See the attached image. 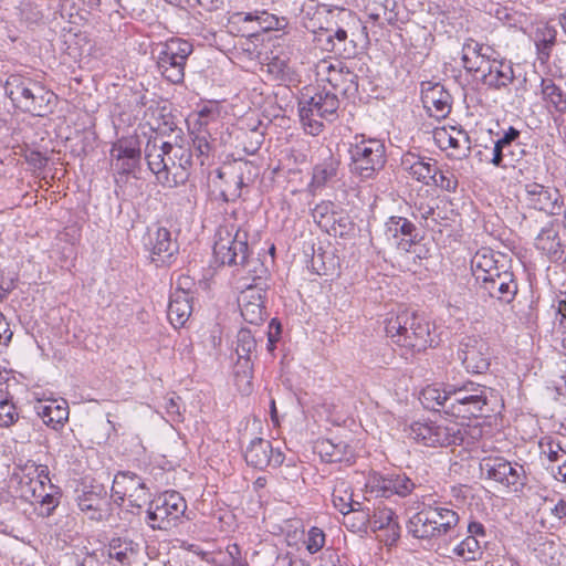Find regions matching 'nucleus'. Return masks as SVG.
<instances>
[{"mask_svg": "<svg viewBox=\"0 0 566 566\" xmlns=\"http://www.w3.org/2000/svg\"><path fill=\"white\" fill-rule=\"evenodd\" d=\"M461 61L467 73L488 90L500 91L515 78L512 63L500 57L490 45L468 39L461 51Z\"/></svg>", "mask_w": 566, "mask_h": 566, "instance_id": "1", "label": "nucleus"}, {"mask_svg": "<svg viewBox=\"0 0 566 566\" xmlns=\"http://www.w3.org/2000/svg\"><path fill=\"white\" fill-rule=\"evenodd\" d=\"M386 336L406 359L433 346L431 324L423 316L407 311L390 316L385 322Z\"/></svg>", "mask_w": 566, "mask_h": 566, "instance_id": "2", "label": "nucleus"}, {"mask_svg": "<svg viewBox=\"0 0 566 566\" xmlns=\"http://www.w3.org/2000/svg\"><path fill=\"white\" fill-rule=\"evenodd\" d=\"M460 516L452 507L434 502L427 504L408 521V532L419 539L438 541L455 531Z\"/></svg>", "mask_w": 566, "mask_h": 566, "instance_id": "3", "label": "nucleus"}, {"mask_svg": "<svg viewBox=\"0 0 566 566\" xmlns=\"http://www.w3.org/2000/svg\"><path fill=\"white\" fill-rule=\"evenodd\" d=\"M249 230L226 218L214 234L213 256L222 265L237 266L248 260Z\"/></svg>", "mask_w": 566, "mask_h": 566, "instance_id": "4", "label": "nucleus"}, {"mask_svg": "<svg viewBox=\"0 0 566 566\" xmlns=\"http://www.w3.org/2000/svg\"><path fill=\"white\" fill-rule=\"evenodd\" d=\"M339 101L336 93L326 91H306L298 99L300 119L307 134L318 135L323 130V120L333 122L337 117Z\"/></svg>", "mask_w": 566, "mask_h": 566, "instance_id": "5", "label": "nucleus"}, {"mask_svg": "<svg viewBox=\"0 0 566 566\" xmlns=\"http://www.w3.org/2000/svg\"><path fill=\"white\" fill-rule=\"evenodd\" d=\"M350 156L349 170L360 180H368L384 168L386 164V147L377 138L364 135L355 136L348 149Z\"/></svg>", "mask_w": 566, "mask_h": 566, "instance_id": "6", "label": "nucleus"}, {"mask_svg": "<svg viewBox=\"0 0 566 566\" xmlns=\"http://www.w3.org/2000/svg\"><path fill=\"white\" fill-rule=\"evenodd\" d=\"M6 94L15 107L38 116L44 115L54 97L40 83L19 74H12L6 82Z\"/></svg>", "mask_w": 566, "mask_h": 566, "instance_id": "7", "label": "nucleus"}, {"mask_svg": "<svg viewBox=\"0 0 566 566\" xmlns=\"http://www.w3.org/2000/svg\"><path fill=\"white\" fill-rule=\"evenodd\" d=\"M297 15L302 25L318 36L326 25L335 20L348 25L355 22V13L346 8L319 3L316 0H295Z\"/></svg>", "mask_w": 566, "mask_h": 566, "instance_id": "8", "label": "nucleus"}, {"mask_svg": "<svg viewBox=\"0 0 566 566\" xmlns=\"http://www.w3.org/2000/svg\"><path fill=\"white\" fill-rule=\"evenodd\" d=\"M186 510V500L179 492L166 491L149 502L145 521L151 530L169 531L179 523Z\"/></svg>", "mask_w": 566, "mask_h": 566, "instance_id": "9", "label": "nucleus"}, {"mask_svg": "<svg viewBox=\"0 0 566 566\" xmlns=\"http://www.w3.org/2000/svg\"><path fill=\"white\" fill-rule=\"evenodd\" d=\"M488 402L486 388L473 381L450 385L448 415L459 419L478 418Z\"/></svg>", "mask_w": 566, "mask_h": 566, "instance_id": "10", "label": "nucleus"}, {"mask_svg": "<svg viewBox=\"0 0 566 566\" xmlns=\"http://www.w3.org/2000/svg\"><path fill=\"white\" fill-rule=\"evenodd\" d=\"M192 51V44L181 38H171L160 44L157 55V69L161 76L171 84L182 83L185 66Z\"/></svg>", "mask_w": 566, "mask_h": 566, "instance_id": "11", "label": "nucleus"}, {"mask_svg": "<svg viewBox=\"0 0 566 566\" xmlns=\"http://www.w3.org/2000/svg\"><path fill=\"white\" fill-rule=\"evenodd\" d=\"M481 470L488 479L495 481L512 492L522 491L527 483L524 467L503 457L484 458L481 462Z\"/></svg>", "mask_w": 566, "mask_h": 566, "instance_id": "12", "label": "nucleus"}, {"mask_svg": "<svg viewBox=\"0 0 566 566\" xmlns=\"http://www.w3.org/2000/svg\"><path fill=\"white\" fill-rule=\"evenodd\" d=\"M315 72L318 81L328 83L336 94L353 96L358 91V76L342 61L321 60L315 66Z\"/></svg>", "mask_w": 566, "mask_h": 566, "instance_id": "13", "label": "nucleus"}, {"mask_svg": "<svg viewBox=\"0 0 566 566\" xmlns=\"http://www.w3.org/2000/svg\"><path fill=\"white\" fill-rule=\"evenodd\" d=\"M370 497L389 499L392 495L406 497L412 493L416 483L406 473L380 474L373 472L365 484Z\"/></svg>", "mask_w": 566, "mask_h": 566, "instance_id": "14", "label": "nucleus"}, {"mask_svg": "<svg viewBox=\"0 0 566 566\" xmlns=\"http://www.w3.org/2000/svg\"><path fill=\"white\" fill-rule=\"evenodd\" d=\"M457 355L465 370L471 374H483L491 364L489 343L478 335L464 336Z\"/></svg>", "mask_w": 566, "mask_h": 566, "instance_id": "15", "label": "nucleus"}, {"mask_svg": "<svg viewBox=\"0 0 566 566\" xmlns=\"http://www.w3.org/2000/svg\"><path fill=\"white\" fill-rule=\"evenodd\" d=\"M112 495L118 504L127 500L130 506L140 509L148 502L150 492L143 478L136 473L124 471L115 475Z\"/></svg>", "mask_w": 566, "mask_h": 566, "instance_id": "16", "label": "nucleus"}, {"mask_svg": "<svg viewBox=\"0 0 566 566\" xmlns=\"http://www.w3.org/2000/svg\"><path fill=\"white\" fill-rule=\"evenodd\" d=\"M518 291V285L513 272L507 269L501 270L494 276L488 277L476 285L478 295L486 298L496 300L503 304H510L514 301Z\"/></svg>", "mask_w": 566, "mask_h": 566, "instance_id": "17", "label": "nucleus"}, {"mask_svg": "<svg viewBox=\"0 0 566 566\" xmlns=\"http://www.w3.org/2000/svg\"><path fill=\"white\" fill-rule=\"evenodd\" d=\"M522 198L528 208L549 216L560 214L564 206L558 189L538 182H526Z\"/></svg>", "mask_w": 566, "mask_h": 566, "instance_id": "18", "label": "nucleus"}, {"mask_svg": "<svg viewBox=\"0 0 566 566\" xmlns=\"http://www.w3.org/2000/svg\"><path fill=\"white\" fill-rule=\"evenodd\" d=\"M386 240L402 252H410L419 242L420 235L416 226L405 217L391 216L385 222Z\"/></svg>", "mask_w": 566, "mask_h": 566, "instance_id": "19", "label": "nucleus"}, {"mask_svg": "<svg viewBox=\"0 0 566 566\" xmlns=\"http://www.w3.org/2000/svg\"><path fill=\"white\" fill-rule=\"evenodd\" d=\"M165 161L167 163V175L170 179V185H165L167 188H175L184 185L189 177V169L192 165V154L190 149L172 145L167 142L166 144Z\"/></svg>", "mask_w": 566, "mask_h": 566, "instance_id": "20", "label": "nucleus"}, {"mask_svg": "<svg viewBox=\"0 0 566 566\" xmlns=\"http://www.w3.org/2000/svg\"><path fill=\"white\" fill-rule=\"evenodd\" d=\"M244 459L249 465L264 470L280 467L285 455L279 448L274 449L269 440L254 438L245 450Z\"/></svg>", "mask_w": 566, "mask_h": 566, "instance_id": "21", "label": "nucleus"}, {"mask_svg": "<svg viewBox=\"0 0 566 566\" xmlns=\"http://www.w3.org/2000/svg\"><path fill=\"white\" fill-rule=\"evenodd\" d=\"M335 23L336 29L333 30L329 25H326L325 29L318 33V36H314V41L317 42L322 50L327 52H333L338 55H344L346 53L350 54L347 50V44H352L353 41H348V31L357 23V17L355 15V22H350L348 25L345 23H340L335 20L332 22Z\"/></svg>", "mask_w": 566, "mask_h": 566, "instance_id": "22", "label": "nucleus"}, {"mask_svg": "<svg viewBox=\"0 0 566 566\" xmlns=\"http://www.w3.org/2000/svg\"><path fill=\"white\" fill-rule=\"evenodd\" d=\"M401 167L411 178L426 186H431L438 174V164L434 159L411 151L402 156Z\"/></svg>", "mask_w": 566, "mask_h": 566, "instance_id": "23", "label": "nucleus"}, {"mask_svg": "<svg viewBox=\"0 0 566 566\" xmlns=\"http://www.w3.org/2000/svg\"><path fill=\"white\" fill-rule=\"evenodd\" d=\"M147 244L156 265L170 264L179 250L177 241L171 238V232L164 227H158L154 233L149 234Z\"/></svg>", "mask_w": 566, "mask_h": 566, "instance_id": "24", "label": "nucleus"}, {"mask_svg": "<svg viewBox=\"0 0 566 566\" xmlns=\"http://www.w3.org/2000/svg\"><path fill=\"white\" fill-rule=\"evenodd\" d=\"M249 169L248 163H240L217 170L218 178L223 181L220 193L224 201H234L241 196V190L245 186L243 175Z\"/></svg>", "mask_w": 566, "mask_h": 566, "instance_id": "25", "label": "nucleus"}, {"mask_svg": "<svg viewBox=\"0 0 566 566\" xmlns=\"http://www.w3.org/2000/svg\"><path fill=\"white\" fill-rule=\"evenodd\" d=\"M535 248L551 261L566 259V244L563 242L558 226L549 223L535 238Z\"/></svg>", "mask_w": 566, "mask_h": 566, "instance_id": "26", "label": "nucleus"}, {"mask_svg": "<svg viewBox=\"0 0 566 566\" xmlns=\"http://www.w3.org/2000/svg\"><path fill=\"white\" fill-rule=\"evenodd\" d=\"M49 468L34 462L27 463L19 472L14 473L18 479L19 493L22 499L34 497V492L49 478Z\"/></svg>", "mask_w": 566, "mask_h": 566, "instance_id": "27", "label": "nucleus"}, {"mask_svg": "<svg viewBox=\"0 0 566 566\" xmlns=\"http://www.w3.org/2000/svg\"><path fill=\"white\" fill-rule=\"evenodd\" d=\"M468 427L460 421L441 420L436 421L433 448H448L460 446L465 442Z\"/></svg>", "mask_w": 566, "mask_h": 566, "instance_id": "28", "label": "nucleus"}, {"mask_svg": "<svg viewBox=\"0 0 566 566\" xmlns=\"http://www.w3.org/2000/svg\"><path fill=\"white\" fill-rule=\"evenodd\" d=\"M192 313V293L184 287L170 293L167 316L175 327L186 324Z\"/></svg>", "mask_w": 566, "mask_h": 566, "instance_id": "29", "label": "nucleus"}, {"mask_svg": "<svg viewBox=\"0 0 566 566\" xmlns=\"http://www.w3.org/2000/svg\"><path fill=\"white\" fill-rule=\"evenodd\" d=\"M167 142H160L157 138L148 139L145 146V159L149 170L156 176V180L163 187L170 185V179L167 175V163L165 161Z\"/></svg>", "mask_w": 566, "mask_h": 566, "instance_id": "30", "label": "nucleus"}, {"mask_svg": "<svg viewBox=\"0 0 566 566\" xmlns=\"http://www.w3.org/2000/svg\"><path fill=\"white\" fill-rule=\"evenodd\" d=\"M34 410L42 421L54 430L62 428L69 420V406L64 399L38 401Z\"/></svg>", "mask_w": 566, "mask_h": 566, "instance_id": "31", "label": "nucleus"}, {"mask_svg": "<svg viewBox=\"0 0 566 566\" xmlns=\"http://www.w3.org/2000/svg\"><path fill=\"white\" fill-rule=\"evenodd\" d=\"M60 489L51 482L50 476L43 481L34 492V497L24 499L34 505V510L40 516L48 517L60 503Z\"/></svg>", "mask_w": 566, "mask_h": 566, "instance_id": "32", "label": "nucleus"}, {"mask_svg": "<svg viewBox=\"0 0 566 566\" xmlns=\"http://www.w3.org/2000/svg\"><path fill=\"white\" fill-rule=\"evenodd\" d=\"M421 99L430 116L436 118H444L451 111V95L440 84L424 90Z\"/></svg>", "mask_w": 566, "mask_h": 566, "instance_id": "33", "label": "nucleus"}, {"mask_svg": "<svg viewBox=\"0 0 566 566\" xmlns=\"http://www.w3.org/2000/svg\"><path fill=\"white\" fill-rule=\"evenodd\" d=\"M243 319L250 324L259 325L265 316V307L260 290L248 287L239 298Z\"/></svg>", "mask_w": 566, "mask_h": 566, "instance_id": "34", "label": "nucleus"}, {"mask_svg": "<svg viewBox=\"0 0 566 566\" xmlns=\"http://www.w3.org/2000/svg\"><path fill=\"white\" fill-rule=\"evenodd\" d=\"M505 269L504 264H500L496 254L486 248H482L471 259V270L475 277L476 285L488 277L494 276L501 270Z\"/></svg>", "mask_w": 566, "mask_h": 566, "instance_id": "35", "label": "nucleus"}, {"mask_svg": "<svg viewBox=\"0 0 566 566\" xmlns=\"http://www.w3.org/2000/svg\"><path fill=\"white\" fill-rule=\"evenodd\" d=\"M357 522L358 524L353 523L352 526L357 527L358 530L367 524H369L374 531L382 528L395 530L398 527L396 513L391 509L381 505L374 509L373 515L363 511L358 512Z\"/></svg>", "mask_w": 566, "mask_h": 566, "instance_id": "36", "label": "nucleus"}, {"mask_svg": "<svg viewBox=\"0 0 566 566\" xmlns=\"http://www.w3.org/2000/svg\"><path fill=\"white\" fill-rule=\"evenodd\" d=\"M433 138L437 145L443 150L449 148L462 150V155L464 156L465 151L470 149L469 135L464 130L457 129L455 127L437 128L433 133Z\"/></svg>", "mask_w": 566, "mask_h": 566, "instance_id": "37", "label": "nucleus"}, {"mask_svg": "<svg viewBox=\"0 0 566 566\" xmlns=\"http://www.w3.org/2000/svg\"><path fill=\"white\" fill-rule=\"evenodd\" d=\"M316 448L321 458L328 463H352L355 458L353 448L343 440L337 442L329 439L322 440Z\"/></svg>", "mask_w": 566, "mask_h": 566, "instance_id": "38", "label": "nucleus"}, {"mask_svg": "<svg viewBox=\"0 0 566 566\" xmlns=\"http://www.w3.org/2000/svg\"><path fill=\"white\" fill-rule=\"evenodd\" d=\"M202 560L213 566H245L241 557V549L237 543L229 544L226 549H218L209 553L203 551H193Z\"/></svg>", "mask_w": 566, "mask_h": 566, "instance_id": "39", "label": "nucleus"}, {"mask_svg": "<svg viewBox=\"0 0 566 566\" xmlns=\"http://www.w3.org/2000/svg\"><path fill=\"white\" fill-rule=\"evenodd\" d=\"M545 503L549 504L542 510L541 524L547 531H559L566 526V500L559 497L556 502L554 499H545Z\"/></svg>", "mask_w": 566, "mask_h": 566, "instance_id": "40", "label": "nucleus"}, {"mask_svg": "<svg viewBox=\"0 0 566 566\" xmlns=\"http://www.w3.org/2000/svg\"><path fill=\"white\" fill-rule=\"evenodd\" d=\"M539 88L542 101L549 112L566 114V91L552 78H542Z\"/></svg>", "mask_w": 566, "mask_h": 566, "instance_id": "41", "label": "nucleus"}, {"mask_svg": "<svg viewBox=\"0 0 566 566\" xmlns=\"http://www.w3.org/2000/svg\"><path fill=\"white\" fill-rule=\"evenodd\" d=\"M138 552V543L127 536L113 537L107 547L108 557L116 559L123 565L132 564Z\"/></svg>", "mask_w": 566, "mask_h": 566, "instance_id": "42", "label": "nucleus"}, {"mask_svg": "<svg viewBox=\"0 0 566 566\" xmlns=\"http://www.w3.org/2000/svg\"><path fill=\"white\" fill-rule=\"evenodd\" d=\"M450 385H429L423 388L420 394L423 407L432 410L441 408L448 415Z\"/></svg>", "mask_w": 566, "mask_h": 566, "instance_id": "43", "label": "nucleus"}, {"mask_svg": "<svg viewBox=\"0 0 566 566\" xmlns=\"http://www.w3.org/2000/svg\"><path fill=\"white\" fill-rule=\"evenodd\" d=\"M557 31L554 27L546 23H541L536 27L534 33V43L537 51L538 60L542 63H546L552 53V49L556 42Z\"/></svg>", "mask_w": 566, "mask_h": 566, "instance_id": "44", "label": "nucleus"}, {"mask_svg": "<svg viewBox=\"0 0 566 566\" xmlns=\"http://www.w3.org/2000/svg\"><path fill=\"white\" fill-rule=\"evenodd\" d=\"M395 0H370L366 6L368 17L378 24H392L397 20Z\"/></svg>", "mask_w": 566, "mask_h": 566, "instance_id": "45", "label": "nucleus"}, {"mask_svg": "<svg viewBox=\"0 0 566 566\" xmlns=\"http://www.w3.org/2000/svg\"><path fill=\"white\" fill-rule=\"evenodd\" d=\"M338 161L329 156L313 168L312 180L308 185L312 191L323 188L328 181L336 177Z\"/></svg>", "mask_w": 566, "mask_h": 566, "instance_id": "46", "label": "nucleus"}, {"mask_svg": "<svg viewBox=\"0 0 566 566\" xmlns=\"http://www.w3.org/2000/svg\"><path fill=\"white\" fill-rule=\"evenodd\" d=\"M436 421H413L405 428L406 434L415 442L433 448Z\"/></svg>", "mask_w": 566, "mask_h": 566, "instance_id": "47", "label": "nucleus"}, {"mask_svg": "<svg viewBox=\"0 0 566 566\" xmlns=\"http://www.w3.org/2000/svg\"><path fill=\"white\" fill-rule=\"evenodd\" d=\"M452 554L461 560L469 563L481 559L483 549L480 539L467 535L452 548Z\"/></svg>", "mask_w": 566, "mask_h": 566, "instance_id": "48", "label": "nucleus"}, {"mask_svg": "<svg viewBox=\"0 0 566 566\" xmlns=\"http://www.w3.org/2000/svg\"><path fill=\"white\" fill-rule=\"evenodd\" d=\"M105 500L96 492H83L77 497L80 510L88 515L91 520H101L103 516V505Z\"/></svg>", "mask_w": 566, "mask_h": 566, "instance_id": "49", "label": "nucleus"}, {"mask_svg": "<svg viewBox=\"0 0 566 566\" xmlns=\"http://www.w3.org/2000/svg\"><path fill=\"white\" fill-rule=\"evenodd\" d=\"M18 420L19 412L13 396L6 389H0V428H9Z\"/></svg>", "mask_w": 566, "mask_h": 566, "instance_id": "50", "label": "nucleus"}, {"mask_svg": "<svg viewBox=\"0 0 566 566\" xmlns=\"http://www.w3.org/2000/svg\"><path fill=\"white\" fill-rule=\"evenodd\" d=\"M140 144L136 136L122 137L111 148V157L140 158Z\"/></svg>", "mask_w": 566, "mask_h": 566, "instance_id": "51", "label": "nucleus"}, {"mask_svg": "<svg viewBox=\"0 0 566 566\" xmlns=\"http://www.w3.org/2000/svg\"><path fill=\"white\" fill-rule=\"evenodd\" d=\"M115 195L117 198H133L138 191L135 186L137 178L132 172L114 170Z\"/></svg>", "mask_w": 566, "mask_h": 566, "instance_id": "52", "label": "nucleus"}, {"mask_svg": "<svg viewBox=\"0 0 566 566\" xmlns=\"http://www.w3.org/2000/svg\"><path fill=\"white\" fill-rule=\"evenodd\" d=\"M552 311L554 312V326L559 335L560 347L566 356V297L555 300L552 304Z\"/></svg>", "mask_w": 566, "mask_h": 566, "instance_id": "53", "label": "nucleus"}, {"mask_svg": "<svg viewBox=\"0 0 566 566\" xmlns=\"http://www.w3.org/2000/svg\"><path fill=\"white\" fill-rule=\"evenodd\" d=\"M252 20H256L260 29L263 31L281 30L287 24L285 18L276 17L275 14L269 13L266 11L256 12L255 14L247 13L244 21Z\"/></svg>", "mask_w": 566, "mask_h": 566, "instance_id": "54", "label": "nucleus"}, {"mask_svg": "<svg viewBox=\"0 0 566 566\" xmlns=\"http://www.w3.org/2000/svg\"><path fill=\"white\" fill-rule=\"evenodd\" d=\"M268 71L276 80L283 83L290 84L295 81V71L285 59H272V61L268 64Z\"/></svg>", "mask_w": 566, "mask_h": 566, "instance_id": "55", "label": "nucleus"}, {"mask_svg": "<svg viewBox=\"0 0 566 566\" xmlns=\"http://www.w3.org/2000/svg\"><path fill=\"white\" fill-rule=\"evenodd\" d=\"M332 496L334 507L337 509L345 516H347L350 513H353L354 515H358V512H360L358 509L355 507V505H360V503L354 502L352 500V493H349L347 490L342 491L336 488ZM357 517L358 516H354V518L356 520Z\"/></svg>", "mask_w": 566, "mask_h": 566, "instance_id": "56", "label": "nucleus"}, {"mask_svg": "<svg viewBox=\"0 0 566 566\" xmlns=\"http://www.w3.org/2000/svg\"><path fill=\"white\" fill-rule=\"evenodd\" d=\"M302 543L307 553L314 555L325 546L326 535L322 528L312 526L306 533H304Z\"/></svg>", "mask_w": 566, "mask_h": 566, "instance_id": "57", "label": "nucleus"}, {"mask_svg": "<svg viewBox=\"0 0 566 566\" xmlns=\"http://www.w3.org/2000/svg\"><path fill=\"white\" fill-rule=\"evenodd\" d=\"M256 348V340L250 329L241 328L237 335L235 353L239 358L250 359Z\"/></svg>", "mask_w": 566, "mask_h": 566, "instance_id": "58", "label": "nucleus"}, {"mask_svg": "<svg viewBox=\"0 0 566 566\" xmlns=\"http://www.w3.org/2000/svg\"><path fill=\"white\" fill-rule=\"evenodd\" d=\"M541 460L543 463L547 461V467H554L555 463H559V459H562V454H566L558 443L553 441H541Z\"/></svg>", "mask_w": 566, "mask_h": 566, "instance_id": "59", "label": "nucleus"}, {"mask_svg": "<svg viewBox=\"0 0 566 566\" xmlns=\"http://www.w3.org/2000/svg\"><path fill=\"white\" fill-rule=\"evenodd\" d=\"M242 276L245 279L256 280L261 279L266 270L263 263L258 258H252L250 254V249L248 250V260L244 264L237 265Z\"/></svg>", "mask_w": 566, "mask_h": 566, "instance_id": "60", "label": "nucleus"}, {"mask_svg": "<svg viewBox=\"0 0 566 566\" xmlns=\"http://www.w3.org/2000/svg\"><path fill=\"white\" fill-rule=\"evenodd\" d=\"M458 178L450 169H439L436 178L432 179V185L446 190L448 192H455L458 189Z\"/></svg>", "mask_w": 566, "mask_h": 566, "instance_id": "61", "label": "nucleus"}, {"mask_svg": "<svg viewBox=\"0 0 566 566\" xmlns=\"http://www.w3.org/2000/svg\"><path fill=\"white\" fill-rule=\"evenodd\" d=\"M335 205L332 201H322L315 206L312 210V217L314 221L318 224L325 223V226L329 222L331 216L334 213Z\"/></svg>", "mask_w": 566, "mask_h": 566, "instance_id": "62", "label": "nucleus"}, {"mask_svg": "<svg viewBox=\"0 0 566 566\" xmlns=\"http://www.w3.org/2000/svg\"><path fill=\"white\" fill-rule=\"evenodd\" d=\"M114 170L134 174L139 166L140 158L111 157Z\"/></svg>", "mask_w": 566, "mask_h": 566, "instance_id": "63", "label": "nucleus"}, {"mask_svg": "<svg viewBox=\"0 0 566 566\" xmlns=\"http://www.w3.org/2000/svg\"><path fill=\"white\" fill-rule=\"evenodd\" d=\"M521 136V132L513 126H510L506 130H504L502 137L497 139L499 143L504 145L507 148L512 147H521V144L517 143V139Z\"/></svg>", "mask_w": 566, "mask_h": 566, "instance_id": "64", "label": "nucleus"}]
</instances>
